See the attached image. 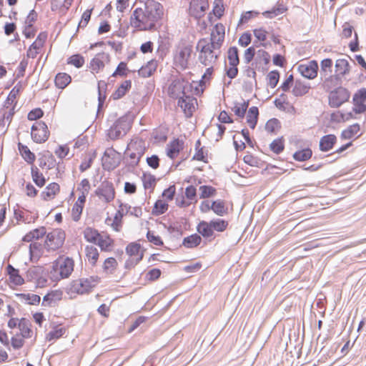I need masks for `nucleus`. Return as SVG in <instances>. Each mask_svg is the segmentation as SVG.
Returning a JSON list of instances; mask_svg holds the SVG:
<instances>
[{
  "label": "nucleus",
  "instance_id": "37",
  "mask_svg": "<svg viewBox=\"0 0 366 366\" xmlns=\"http://www.w3.org/2000/svg\"><path fill=\"white\" fill-rule=\"evenodd\" d=\"M39 167L42 169L50 170L55 167L56 161L54 155L49 152L44 154L39 159Z\"/></svg>",
  "mask_w": 366,
  "mask_h": 366
},
{
  "label": "nucleus",
  "instance_id": "55",
  "mask_svg": "<svg viewBox=\"0 0 366 366\" xmlns=\"http://www.w3.org/2000/svg\"><path fill=\"white\" fill-rule=\"evenodd\" d=\"M19 329L20 332L19 335L25 338H30L32 336L33 331L31 329V324L26 318L20 319Z\"/></svg>",
  "mask_w": 366,
  "mask_h": 366
},
{
  "label": "nucleus",
  "instance_id": "52",
  "mask_svg": "<svg viewBox=\"0 0 366 366\" xmlns=\"http://www.w3.org/2000/svg\"><path fill=\"white\" fill-rule=\"evenodd\" d=\"M100 234L97 229L91 227H86L83 231L84 238L86 241L95 244L98 242Z\"/></svg>",
  "mask_w": 366,
  "mask_h": 366
},
{
  "label": "nucleus",
  "instance_id": "11",
  "mask_svg": "<svg viewBox=\"0 0 366 366\" xmlns=\"http://www.w3.org/2000/svg\"><path fill=\"white\" fill-rule=\"evenodd\" d=\"M126 254L129 256L125 262V268L132 269L144 257V249L140 244L137 242L129 243L125 249Z\"/></svg>",
  "mask_w": 366,
  "mask_h": 366
},
{
  "label": "nucleus",
  "instance_id": "27",
  "mask_svg": "<svg viewBox=\"0 0 366 366\" xmlns=\"http://www.w3.org/2000/svg\"><path fill=\"white\" fill-rule=\"evenodd\" d=\"M25 86L26 84L24 82L19 81L9 92L4 104L16 107L18 98L24 91Z\"/></svg>",
  "mask_w": 366,
  "mask_h": 366
},
{
  "label": "nucleus",
  "instance_id": "28",
  "mask_svg": "<svg viewBox=\"0 0 366 366\" xmlns=\"http://www.w3.org/2000/svg\"><path fill=\"white\" fill-rule=\"evenodd\" d=\"M45 234L46 228L44 227H40L28 232L22 237V241L32 243L41 239Z\"/></svg>",
  "mask_w": 366,
  "mask_h": 366
},
{
  "label": "nucleus",
  "instance_id": "63",
  "mask_svg": "<svg viewBox=\"0 0 366 366\" xmlns=\"http://www.w3.org/2000/svg\"><path fill=\"white\" fill-rule=\"evenodd\" d=\"M249 102L243 101L240 103H235L232 108L234 114L240 118H243L245 115L246 111L248 108Z\"/></svg>",
  "mask_w": 366,
  "mask_h": 366
},
{
  "label": "nucleus",
  "instance_id": "7",
  "mask_svg": "<svg viewBox=\"0 0 366 366\" xmlns=\"http://www.w3.org/2000/svg\"><path fill=\"white\" fill-rule=\"evenodd\" d=\"M100 282V277L94 275L74 280L69 287L72 294L84 295L91 292Z\"/></svg>",
  "mask_w": 366,
  "mask_h": 366
},
{
  "label": "nucleus",
  "instance_id": "38",
  "mask_svg": "<svg viewBox=\"0 0 366 366\" xmlns=\"http://www.w3.org/2000/svg\"><path fill=\"white\" fill-rule=\"evenodd\" d=\"M212 211L217 216L222 217L228 214V207L224 200L218 199L211 202Z\"/></svg>",
  "mask_w": 366,
  "mask_h": 366
},
{
  "label": "nucleus",
  "instance_id": "14",
  "mask_svg": "<svg viewBox=\"0 0 366 366\" xmlns=\"http://www.w3.org/2000/svg\"><path fill=\"white\" fill-rule=\"evenodd\" d=\"M50 136V131L45 122H36L31 129V137L37 144H42L47 141Z\"/></svg>",
  "mask_w": 366,
  "mask_h": 366
},
{
  "label": "nucleus",
  "instance_id": "9",
  "mask_svg": "<svg viewBox=\"0 0 366 366\" xmlns=\"http://www.w3.org/2000/svg\"><path fill=\"white\" fill-rule=\"evenodd\" d=\"M132 127V120L128 115H124L119 117L114 124L108 129L107 135L115 140L124 136Z\"/></svg>",
  "mask_w": 366,
  "mask_h": 366
},
{
  "label": "nucleus",
  "instance_id": "39",
  "mask_svg": "<svg viewBox=\"0 0 366 366\" xmlns=\"http://www.w3.org/2000/svg\"><path fill=\"white\" fill-rule=\"evenodd\" d=\"M337 142V137L335 134H327L320 140V149L322 152L331 150Z\"/></svg>",
  "mask_w": 366,
  "mask_h": 366
},
{
  "label": "nucleus",
  "instance_id": "22",
  "mask_svg": "<svg viewBox=\"0 0 366 366\" xmlns=\"http://www.w3.org/2000/svg\"><path fill=\"white\" fill-rule=\"evenodd\" d=\"M209 41L216 45L222 47L225 39V26L222 23L214 24L211 30Z\"/></svg>",
  "mask_w": 366,
  "mask_h": 366
},
{
  "label": "nucleus",
  "instance_id": "48",
  "mask_svg": "<svg viewBox=\"0 0 366 366\" xmlns=\"http://www.w3.org/2000/svg\"><path fill=\"white\" fill-rule=\"evenodd\" d=\"M71 81V77L65 72L56 74L54 79L55 86L61 89L66 88Z\"/></svg>",
  "mask_w": 366,
  "mask_h": 366
},
{
  "label": "nucleus",
  "instance_id": "34",
  "mask_svg": "<svg viewBox=\"0 0 366 366\" xmlns=\"http://www.w3.org/2000/svg\"><path fill=\"white\" fill-rule=\"evenodd\" d=\"M16 107L4 104L3 108L1 109V114L2 117L0 119V125L4 127L6 124L9 125L13 118V116L15 113Z\"/></svg>",
  "mask_w": 366,
  "mask_h": 366
},
{
  "label": "nucleus",
  "instance_id": "54",
  "mask_svg": "<svg viewBox=\"0 0 366 366\" xmlns=\"http://www.w3.org/2000/svg\"><path fill=\"white\" fill-rule=\"evenodd\" d=\"M91 189L90 182L88 179H83L79 184L76 191L79 193L78 199L86 201V196L88 195Z\"/></svg>",
  "mask_w": 366,
  "mask_h": 366
},
{
  "label": "nucleus",
  "instance_id": "5",
  "mask_svg": "<svg viewBox=\"0 0 366 366\" xmlns=\"http://www.w3.org/2000/svg\"><path fill=\"white\" fill-rule=\"evenodd\" d=\"M193 53L192 46L187 42L179 43L175 48L173 56L174 66L182 70L189 67Z\"/></svg>",
  "mask_w": 366,
  "mask_h": 366
},
{
  "label": "nucleus",
  "instance_id": "56",
  "mask_svg": "<svg viewBox=\"0 0 366 366\" xmlns=\"http://www.w3.org/2000/svg\"><path fill=\"white\" fill-rule=\"evenodd\" d=\"M169 209L167 201L164 199H157L152 208V213L154 216H159L164 214Z\"/></svg>",
  "mask_w": 366,
  "mask_h": 366
},
{
  "label": "nucleus",
  "instance_id": "2",
  "mask_svg": "<svg viewBox=\"0 0 366 366\" xmlns=\"http://www.w3.org/2000/svg\"><path fill=\"white\" fill-rule=\"evenodd\" d=\"M74 268V260L71 257L59 256L51 263V268L47 272V277L51 282H57L69 277Z\"/></svg>",
  "mask_w": 366,
  "mask_h": 366
},
{
  "label": "nucleus",
  "instance_id": "47",
  "mask_svg": "<svg viewBox=\"0 0 366 366\" xmlns=\"http://www.w3.org/2000/svg\"><path fill=\"white\" fill-rule=\"evenodd\" d=\"M157 68V61L151 60L147 63L146 65L142 66L139 70V76L147 78L154 74Z\"/></svg>",
  "mask_w": 366,
  "mask_h": 366
},
{
  "label": "nucleus",
  "instance_id": "49",
  "mask_svg": "<svg viewBox=\"0 0 366 366\" xmlns=\"http://www.w3.org/2000/svg\"><path fill=\"white\" fill-rule=\"evenodd\" d=\"M16 296L21 301L30 305H38L40 303L39 295L31 293H17Z\"/></svg>",
  "mask_w": 366,
  "mask_h": 366
},
{
  "label": "nucleus",
  "instance_id": "10",
  "mask_svg": "<svg viewBox=\"0 0 366 366\" xmlns=\"http://www.w3.org/2000/svg\"><path fill=\"white\" fill-rule=\"evenodd\" d=\"M48 36L47 31H43L39 32L35 40L26 49V57L27 59H34L37 58L38 56H41L44 52Z\"/></svg>",
  "mask_w": 366,
  "mask_h": 366
},
{
  "label": "nucleus",
  "instance_id": "8",
  "mask_svg": "<svg viewBox=\"0 0 366 366\" xmlns=\"http://www.w3.org/2000/svg\"><path fill=\"white\" fill-rule=\"evenodd\" d=\"M145 142L141 139L132 140L127 145L125 155L129 164L137 166L146 152Z\"/></svg>",
  "mask_w": 366,
  "mask_h": 366
},
{
  "label": "nucleus",
  "instance_id": "40",
  "mask_svg": "<svg viewBox=\"0 0 366 366\" xmlns=\"http://www.w3.org/2000/svg\"><path fill=\"white\" fill-rule=\"evenodd\" d=\"M31 176L33 182L39 188H42L45 186L46 179L44 174L39 170V169L33 165L31 167Z\"/></svg>",
  "mask_w": 366,
  "mask_h": 366
},
{
  "label": "nucleus",
  "instance_id": "29",
  "mask_svg": "<svg viewBox=\"0 0 366 366\" xmlns=\"http://www.w3.org/2000/svg\"><path fill=\"white\" fill-rule=\"evenodd\" d=\"M193 160L202 162L204 163L209 162L208 150L205 147L202 146L201 141L198 139L195 143V152L192 157Z\"/></svg>",
  "mask_w": 366,
  "mask_h": 366
},
{
  "label": "nucleus",
  "instance_id": "26",
  "mask_svg": "<svg viewBox=\"0 0 366 366\" xmlns=\"http://www.w3.org/2000/svg\"><path fill=\"white\" fill-rule=\"evenodd\" d=\"M184 142L178 138L174 139L167 146V155L172 159H176L184 149Z\"/></svg>",
  "mask_w": 366,
  "mask_h": 366
},
{
  "label": "nucleus",
  "instance_id": "53",
  "mask_svg": "<svg viewBox=\"0 0 366 366\" xmlns=\"http://www.w3.org/2000/svg\"><path fill=\"white\" fill-rule=\"evenodd\" d=\"M202 239L199 234H193L184 238L182 245L186 248H194L199 246Z\"/></svg>",
  "mask_w": 366,
  "mask_h": 366
},
{
  "label": "nucleus",
  "instance_id": "23",
  "mask_svg": "<svg viewBox=\"0 0 366 366\" xmlns=\"http://www.w3.org/2000/svg\"><path fill=\"white\" fill-rule=\"evenodd\" d=\"M61 192V187L57 182L49 183L40 193V198L44 202L53 201Z\"/></svg>",
  "mask_w": 366,
  "mask_h": 366
},
{
  "label": "nucleus",
  "instance_id": "3",
  "mask_svg": "<svg viewBox=\"0 0 366 366\" xmlns=\"http://www.w3.org/2000/svg\"><path fill=\"white\" fill-rule=\"evenodd\" d=\"M199 53V60L200 63L204 66H212L217 61L219 54V46L210 43L208 38H201L199 39L196 46Z\"/></svg>",
  "mask_w": 366,
  "mask_h": 366
},
{
  "label": "nucleus",
  "instance_id": "35",
  "mask_svg": "<svg viewBox=\"0 0 366 366\" xmlns=\"http://www.w3.org/2000/svg\"><path fill=\"white\" fill-rule=\"evenodd\" d=\"M118 266L117 260L114 257H107L102 263V272L106 275L114 274L117 272Z\"/></svg>",
  "mask_w": 366,
  "mask_h": 366
},
{
  "label": "nucleus",
  "instance_id": "36",
  "mask_svg": "<svg viewBox=\"0 0 366 366\" xmlns=\"http://www.w3.org/2000/svg\"><path fill=\"white\" fill-rule=\"evenodd\" d=\"M97 244L104 252H110L114 245V240L108 234H100Z\"/></svg>",
  "mask_w": 366,
  "mask_h": 366
},
{
  "label": "nucleus",
  "instance_id": "1",
  "mask_svg": "<svg viewBox=\"0 0 366 366\" xmlns=\"http://www.w3.org/2000/svg\"><path fill=\"white\" fill-rule=\"evenodd\" d=\"M164 15L163 5L156 0H146L143 6L137 7L130 17V24L137 31H153Z\"/></svg>",
  "mask_w": 366,
  "mask_h": 366
},
{
  "label": "nucleus",
  "instance_id": "58",
  "mask_svg": "<svg viewBox=\"0 0 366 366\" xmlns=\"http://www.w3.org/2000/svg\"><path fill=\"white\" fill-rule=\"evenodd\" d=\"M106 222L112 228L114 231L119 232L122 230V228L123 217L115 213L113 219L107 218Z\"/></svg>",
  "mask_w": 366,
  "mask_h": 366
},
{
  "label": "nucleus",
  "instance_id": "30",
  "mask_svg": "<svg viewBox=\"0 0 366 366\" xmlns=\"http://www.w3.org/2000/svg\"><path fill=\"white\" fill-rule=\"evenodd\" d=\"M361 135L360 126L359 124H353L345 129L340 134L342 139H356Z\"/></svg>",
  "mask_w": 366,
  "mask_h": 366
},
{
  "label": "nucleus",
  "instance_id": "21",
  "mask_svg": "<svg viewBox=\"0 0 366 366\" xmlns=\"http://www.w3.org/2000/svg\"><path fill=\"white\" fill-rule=\"evenodd\" d=\"M318 64L316 60H311L307 63L300 64L297 66L300 74L308 79H314L318 73Z\"/></svg>",
  "mask_w": 366,
  "mask_h": 366
},
{
  "label": "nucleus",
  "instance_id": "43",
  "mask_svg": "<svg viewBox=\"0 0 366 366\" xmlns=\"http://www.w3.org/2000/svg\"><path fill=\"white\" fill-rule=\"evenodd\" d=\"M132 81L131 80L124 81L112 93L111 97L114 100H117L122 98L131 89Z\"/></svg>",
  "mask_w": 366,
  "mask_h": 366
},
{
  "label": "nucleus",
  "instance_id": "41",
  "mask_svg": "<svg viewBox=\"0 0 366 366\" xmlns=\"http://www.w3.org/2000/svg\"><path fill=\"white\" fill-rule=\"evenodd\" d=\"M311 86L310 84H307L302 80L297 79L295 82L292 92L295 97H302L307 94Z\"/></svg>",
  "mask_w": 366,
  "mask_h": 366
},
{
  "label": "nucleus",
  "instance_id": "15",
  "mask_svg": "<svg viewBox=\"0 0 366 366\" xmlns=\"http://www.w3.org/2000/svg\"><path fill=\"white\" fill-rule=\"evenodd\" d=\"M111 61V56L109 53L101 51L94 55L89 63V69L90 71L95 74L103 71L105 66Z\"/></svg>",
  "mask_w": 366,
  "mask_h": 366
},
{
  "label": "nucleus",
  "instance_id": "64",
  "mask_svg": "<svg viewBox=\"0 0 366 366\" xmlns=\"http://www.w3.org/2000/svg\"><path fill=\"white\" fill-rule=\"evenodd\" d=\"M65 331L66 330L64 327L56 326L46 335V338L49 342L57 340L64 335Z\"/></svg>",
  "mask_w": 366,
  "mask_h": 366
},
{
  "label": "nucleus",
  "instance_id": "33",
  "mask_svg": "<svg viewBox=\"0 0 366 366\" xmlns=\"http://www.w3.org/2000/svg\"><path fill=\"white\" fill-rule=\"evenodd\" d=\"M44 243L41 244L38 242H34L29 245L30 259L32 262H37L43 256L44 252Z\"/></svg>",
  "mask_w": 366,
  "mask_h": 366
},
{
  "label": "nucleus",
  "instance_id": "31",
  "mask_svg": "<svg viewBox=\"0 0 366 366\" xmlns=\"http://www.w3.org/2000/svg\"><path fill=\"white\" fill-rule=\"evenodd\" d=\"M6 272L11 284L14 286H21L24 284V279L20 275L19 271L15 269L11 264L6 267Z\"/></svg>",
  "mask_w": 366,
  "mask_h": 366
},
{
  "label": "nucleus",
  "instance_id": "24",
  "mask_svg": "<svg viewBox=\"0 0 366 366\" xmlns=\"http://www.w3.org/2000/svg\"><path fill=\"white\" fill-rule=\"evenodd\" d=\"M63 298V292L61 290L49 291L44 296L41 305L46 307L56 306Z\"/></svg>",
  "mask_w": 366,
  "mask_h": 366
},
{
  "label": "nucleus",
  "instance_id": "13",
  "mask_svg": "<svg viewBox=\"0 0 366 366\" xmlns=\"http://www.w3.org/2000/svg\"><path fill=\"white\" fill-rule=\"evenodd\" d=\"M95 194L98 199L104 204H109L115 199L116 190L112 182L104 181L96 189Z\"/></svg>",
  "mask_w": 366,
  "mask_h": 366
},
{
  "label": "nucleus",
  "instance_id": "19",
  "mask_svg": "<svg viewBox=\"0 0 366 366\" xmlns=\"http://www.w3.org/2000/svg\"><path fill=\"white\" fill-rule=\"evenodd\" d=\"M350 72V64L345 59H338L335 64V74L330 76L325 80V84L332 81L333 79L340 81L342 77Z\"/></svg>",
  "mask_w": 366,
  "mask_h": 366
},
{
  "label": "nucleus",
  "instance_id": "17",
  "mask_svg": "<svg viewBox=\"0 0 366 366\" xmlns=\"http://www.w3.org/2000/svg\"><path fill=\"white\" fill-rule=\"evenodd\" d=\"M168 92L172 98L178 100L188 94L189 82L184 79H175L170 84Z\"/></svg>",
  "mask_w": 366,
  "mask_h": 366
},
{
  "label": "nucleus",
  "instance_id": "20",
  "mask_svg": "<svg viewBox=\"0 0 366 366\" xmlns=\"http://www.w3.org/2000/svg\"><path fill=\"white\" fill-rule=\"evenodd\" d=\"M177 105L182 109L186 117L189 118L196 110L197 101L196 98L187 94L178 99Z\"/></svg>",
  "mask_w": 366,
  "mask_h": 366
},
{
  "label": "nucleus",
  "instance_id": "51",
  "mask_svg": "<svg viewBox=\"0 0 366 366\" xmlns=\"http://www.w3.org/2000/svg\"><path fill=\"white\" fill-rule=\"evenodd\" d=\"M259 117V109L257 107H252L249 109L247 115L246 120L248 126L254 129L257 123Z\"/></svg>",
  "mask_w": 366,
  "mask_h": 366
},
{
  "label": "nucleus",
  "instance_id": "25",
  "mask_svg": "<svg viewBox=\"0 0 366 366\" xmlns=\"http://www.w3.org/2000/svg\"><path fill=\"white\" fill-rule=\"evenodd\" d=\"M366 89L358 90L353 97L354 108L353 110L356 114H361L365 112L366 105Z\"/></svg>",
  "mask_w": 366,
  "mask_h": 366
},
{
  "label": "nucleus",
  "instance_id": "45",
  "mask_svg": "<svg viewBox=\"0 0 366 366\" xmlns=\"http://www.w3.org/2000/svg\"><path fill=\"white\" fill-rule=\"evenodd\" d=\"M141 179L144 189L149 191V192H153L157 185V179L155 176L150 173H144Z\"/></svg>",
  "mask_w": 366,
  "mask_h": 366
},
{
  "label": "nucleus",
  "instance_id": "32",
  "mask_svg": "<svg viewBox=\"0 0 366 366\" xmlns=\"http://www.w3.org/2000/svg\"><path fill=\"white\" fill-rule=\"evenodd\" d=\"M84 253L88 263L92 267L96 266L99 258V252L97 248L93 245H86L84 249Z\"/></svg>",
  "mask_w": 366,
  "mask_h": 366
},
{
  "label": "nucleus",
  "instance_id": "18",
  "mask_svg": "<svg viewBox=\"0 0 366 366\" xmlns=\"http://www.w3.org/2000/svg\"><path fill=\"white\" fill-rule=\"evenodd\" d=\"M209 6L208 0H191L188 13L190 16L195 19H199L204 16Z\"/></svg>",
  "mask_w": 366,
  "mask_h": 366
},
{
  "label": "nucleus",
  "instance_id": "59",
  "mask_svg": "<svg viewBox=\"0 0 366 366\" xmlns=\"http://www.w3.org/2000/svg\"><path fill=\"white\" fill-rule=\"evenodd\" d=\"M285 147V139L283 137L274 139L269 144L270 150L276 154L282 153L284 151Z\"/></svg>",
  "mask_w": 366,
  "mask_h": 366
},
{
  "label": "nucleus",
  "instance_id": "42",
  "mask_svg": "<svg viewBox=\"0 0 366 366\" xmlns=\"http://www.w3.org/2000/svg\"><path fill=\"white\" fill-rule=\"evenodd\" d=\"M225 7L223 0H214L213 3V8L211 13L209 14L208 18L210 22L212 21L213 14L217 19H220L224 14Z\"/></svg>",
  "mask_w": 366,
  "mask_h": 366
},
{
  "label": "nucleus",
  "instance_id": "46",
  "mask_svg": "<svg viewBox=\"0 0 366 366\" xmlns=\"http://www.w3.org/2000/svg\"><path fill=\"white\" fill-rule=\"evenodd\" d=\"M85 202V200L77 198L76 201L72 206L71 216L74 222H78L81 219Z\"/></svg>",
  "mask_w": 366,
  "mask_h": 366
},
{
  "label": "nucleus",
  "instance_id": "57",
  "mask_svg": "<svg viewBox=\"0 0 366 366\" xmlns=\"http://www.w3.org/2000/svg\"><path fill=\"white\" fill-rule=\"evenodd\" d=\"M206 88V81L200 79L199 81H193L189 83V91L190 90L192 94L200 96L203 94Z\"/></svg>",
  "mask_w": 366,
  "mask_h": 366
},
{
  "label": "nucleus",
  "instance_id": "16",
  "mask_svg": "<svg viewBox=\"0 0 366 366\" xmlns=\"http://www.w3.org/2000/svg\"><path fill=\"white\" fill-rule=\"evenodd\" d=\"M228 65L226 73L229 78L234 79L238 74L237 66L239 64V51L236 46H231L227 51Z\"/></svg>",
  "mask_w": 366,
  "mask_h": 366
},
{
  "label": "nucleus",
  "instance_id": "6",
  "mask_svg": "<svg viewBox=\"0 0 366 366\" xmlns=\"http://www.w3.org/2000/svg\"><path fill=\"white\" fill-rule=\"evenodd\" d=\"M44 236V249L49 253L54 252L61 248L66 239V233L61 228L53 229L49 232H46Z\"/></svg>",
  "mask_w": 366,
  "mask_h": 366
},
{
  "label": "nucleus",
  "instance_id": "12",
  "mask_svg": "<svg viewBox=\"0 0 366 366\" xmlns=\"http://www.w3.org/2000/svg\"><path fill=\"white\" fill-rule=\"evenodd\" d=\"M350 92L343 86H339L332 90L328 95L329 105L332 108H338L349 101Z\"/></svg>",
  "mask_w": 366,
  "mask_h": 366
},
{
  "label": "nucleus",
  "instance_id": "62",
  "mask_svg": "<svg viewBox=\"0 0 366 366\" xmlns=\"http://www.w3.org/2000/svg\"><path fill=\"white\" fill-rule=\"evenodd\" d=\"M67 64L72 65L74 67L81 68L85 64V58L81 54H76L70 56L66 60Z\"/></svg>",
  "mask_w": 366,
  "mask_h": 366
},
{
  "label": "nucleus",
  "instance_id": "61",
  "mask_svg": "<svg viewBox=\"0 0 366 366\" xmlns=\"http://www.w3.org/2000/svg\"><path fill=\"white\" fill-rule=\"evenodd\" d=\"M199 198L207 199L214 197L217 194V189L209 185H202L199 188Z\"/></svg>",
  "mask_w": 366,
  "mask_h": 366
},
{
  "label": "nucleus",
  "instance_id": "44",
  "mask_svg": "<svg viewBox=\"0 0 366 366\" xmlns=\"http://www.w3.org/2000/svg\"><path fill=\"white\" fill-rule=\"evenodd\" d=\"M18 149H19V153H20L21 156L22 157V158L29 164H31V166H33L34 164V162L36 160V156H35L34 153L31 152V150L29 149V148L27 146L24 145L23 144H21L20 142L18 144Z\"/></svg>",
  "mask_w": 366,
  "mask_h": 366
},
{
  "label": "nucleus",
  "instance_id": "50",
  "mask_svg": "<svg viewBox=\"0 0 366 366\" xmlns=\"http://www.w3.org/2000/svg\"><path fill=\"white\" fill-rule=\"evenodd\" d=\"M352 112L344 113L341 111H336L331 114L330 122L332 123H342L353 119Z\"/></svg>",
  "mask_w": 366,
  "mask_h": 366
},
{
  "label": "nucleus",
  "instance_id": "60",
  "mask_svg": "<svg viewBox=\"0 0 366 366\" xmlns=\"http://www.w3.org/2000/svg\"><path fill=\"white\" fill-rule=\"evenodd\" d=\"M312 156V151L310 148L307 147L301 150L295 152L292 157L295 160L298 162H305L310 159Z\"/></svg>",
  "mask_w": 366,
  "mask_h": 366
},
{
  "label": "nucleus",
  "instance_id": "4",
  "mask_svg": "<svg viewBox=\"0 0 366 366\" xmlns=\"http://www.w3.org/2000/svg\"><path fill=\"white\" fill-rule=\"evenodd\" d=\"M229 226V222L223 219H214L209 222L201 221L197 226V231L204 238L212 237L214 232H223Z\"/></svg>",
  "mask_w": 366,
  "mask_h": 366
}]
</instances>
